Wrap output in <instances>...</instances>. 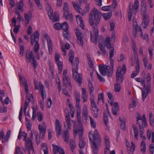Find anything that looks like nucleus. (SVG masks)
Instances as JSON below:
<instances>
[{"mask_svg": "<svg viewBox=\"0 0 154 154\" xmlns=\"http://www.w3.org/2000/svg\"><path fill=\"white\" fill-rule=\"evenodd\" d=\"M101 14L98 10L94 8L91 11L89 16V21L91 26L93 27L94 37L91 33V40L92 42H97L98 36V31L97 25L100 21L101 17Z\"/></svg>", "mask_w": 154, "mask_h": 154, "instance_id": "f257e3e1", "label": "nucleus"}, {"mask_svg": "<svg viewBox=\"0 0 154 154\" xmlns=\"http://www.w3.org/2000/svg\"><path fill=\"white\" fill-rule=\"evenodd\" d=\"M88 137L91 143L93 154H97L98 153V146L101 145V138L99 132L97 129L94 131V134L92 131L89 132Z\"/></svg>", "mask_w": 154, "mask_h": 154, "instance_id": "f03ea898", "label": "nucleus"}, {"mask_svg": "<svg viewBox=\"0 0 154 154\" xmlns=\"http://www.w3.org/2000/svg\"><path fill=\"white\" fill-rule=\"evenodd\" d=\"M27 135V134L24 132H21L20 131L18 136V139L20 140L22 136L24 137V140L25 142V148L27 150L28 154H30V151L32 150L33 151H34V150L31 142V139L30 138H28L26 139Z\"/></svg>", "mask_w": 154, "mask_h": 154, "instance_id": "7ed1b4c3", "label": "nucleus"}, {"mask_svg": "<svg viewBox=\"0 0 154 154\" xmlns=\"http://www.w3.org/2000/svg\"><path fill=\"white\" fill-rule=\"evenodd\" d=\"M126 67L124 64L122 66V68L121 67H119L117 70L116 75V82L122 83L123 81V75L126 72Z\"/></svg>", "mask_w": 154, "mask_h": 154, "instance_id": "20e7f679", "label": "nucleus"}, {"mask_svg": "<svg viewBox=\"0 0 154 154\" xmlns=\"http://www.w3.org/2000/svg\"><path fill=\"white\" fill-rule=\"evenodd\" d=\"M105 43L106 46L109 49V61L110 66L113 68V60L112 59L114 55V49L113 46L110 44V39L109 37H108L106 39Z\"/></svg>", "mask_w": 154, "mask_h": 154, "instance_id": "39448f33", "label": "nucleus"}, {"mask_svg": "<svg viewBox=\"0 0 154 154\" xmlns=\"http://www.w3.org/2000/svg\"><path fill=\"white\" fill-rule=\"evenodd\" d=\"M67 70L65 69L63 71V83L66 87H68L70 89H72V86L71 85L70 79L69 76L67 74Z\"/></svg>", "mask_w": 154, "mask_h": 154, "instance_id": "423d86ee", "label": "nucleus"}, {"mask_svg": "<svg viewBox=\"0 0 154 154\" xmlns=\"http://www.w3.org/2000/svg\"><path fill=\"white\" fill-rule=\"evenodd\" d=\"M63 13V16L66 19L69 20L70 21L72 20L73 16L72 14L69 13V7L67 2H65L64 3Z\"/></svg>", "mask_w": 154, "mask_h": 154, "instance_id": "0eeeda50", "label": "nucleus"}, {"mask_svg": "<svg viewBox=\"0 0 154 154\" xmlns=\"http://www.w3.org/2000/svg\"><path fill=\"white\" fill-rule=\"evenodd\" d=\"M91 112L94 116L96 118L99 115V109L93 98L90 99Z\"/></svg>", "mask_w": 154, "mask_h": 154, "instance_id": "6e6552de", "label": "nucleus"}, {"mask_svg": "<svg viewBox=\"0 0 154 154\" xmlns=\"http://www.w3.org/2000/svg\"><path fill=\"white\" fill-rule=\"evenodd\" d=\"M75 33L77 38V43L79 45H81L83 46L84 45L83 43V35L82 32L78 29H75Z\"/></svg>", "mask_w": 154, "mask_h": 154, "instance_id": "1a4fd4ad", "label": "nucleus"}, {"mask_svg": "<svg viewBox=\"0 0 154 154\" xmlns=\"http://www.w3.org/2000/svg\"><path fill=\"white\" fill-rule=\"evenodd\" d=\"M110 69V67L106 65H99V70L101 74L103 76L106 75L107 74L108 75V76L111 75V74L109 73V71Z\"/></svg>", "mask_w": 154, "mask_h": 154, "instance_id": "9d476101", "label": "nucleus"}, {"mask_svg": "<svg viewBox=\"0 0 154 154\" xmlns=\"http://www.w3.org/2000/svg\"><path fill=\"white\" fill-rule=\"evenodd\" d=\"M69 60L73 66L77 68L78 67V64L79 63V59L77 57L75 58L74 60V62L73 63V60L74 58V52L72 51H70L69 54Z\"/></svg>", "mask_w": 154, "mask_h": 154, "instance_id": "9b49d317", "label": "nucleus"}, {"mask_svg": "<svg viewBox=\"0 0 154 154\" xmlns=\"http://www.w3.org/2000/svg\"><path fill=\"white\" fill-rule=\"evenodd\" d=\"M78 67L76 68L75 67L72 68V76L74 79L79 83L82 82V76L80 74L78 73Z\"/></svg>", "mask_w": 154, "mask_h": 154, "instance_id": "f8f14e48", "label": "nucleus"}, {"mask_svg": "<svg viewBox=\"0 0 154 154\" xmlns=\"http://www.w3.org/2000/svg\"><path fill=\"white\" fill-rule=\"evenodd\" d=\"M74 94L76 100V109L77 112L80 114L81 113V107L80 105V94L78 91H75Z\"/></svg>", "mask_w": 154, "mask_h": 154, "instance_id": "ddd939ff", "label": "nucleus"}, {"mask_svg": "<svg viewBox=\"0 0 154 154\" xmlns=\"http://www.w3.org/2000/svg\"><path fill=\"white\" fill-rule=\"evenodd\" d=\"M44 37L46 38L47 42V45L48 48V50L49 54H51L52 51V42L50 39L49 35L47 33L45 34L44 36Z\"/></svg>", "mask_w": 154, "mask_h": 154, "instance_id": "4468645a", "label": "nucleus"}, {"mask_svg": "<svg viewBox=\"0 0 154 154\" xmlns=\"http://www.w3.org/2000/svg\"><path fill=\"white\" fill-rule=\"evenodd\" d=\"M83 131V130L82 128H81V130H79V146L80 149L83 148L85 145V142L84 140L82 138Z\"/></svg>", "mask_w": 154, "mask_h": 154, "instance_id": "2eb2a0df", "label": "nucleus"}, {"mask_svg": "<svg viewBox=\"0 0 154 154\" xmlns=\"http://www.w3.org/2000/svg\"><path fill=\"white\" fill-rule=\"evenodd\" d=\"M55 130L56 132L57 136L58 137L61 134V125L59 120L57 119L55 122Z\"/></svg>", "mask_w": 154, "mask_h": 154, "instance_id": "dca6fc26", "label": "nucleus"}, {"mask_svg": "<svg viewBox=\"0 0 154 154\" xmlns=\"http://www.w3.org/2000/svg\"><path fill=\"white\" fill-rule=\"evenodd\" d=\"M38 129L40 135L42 138H43L45 137V134L46 132V128L45 123H43L41 125H39Z\"/></svg>", "mask_w": 154, "mask_h": 154, "instance_id": "f3484780", "label": "nucleus"}, {"mask_svg": "<svg viewBox=\"0 0 154 154\" xmlns=\"http://www.w3.org/2000/svg\"><path fill=\"white\" fill-rule=\"evenodd\" d=\"M140 72L139 63L138 58L137 60L135 65V71L134 72L131 74V77L134 78L138 75Z\"/></svg>", "mask_w": 154, "mask_h": 154, "instance_id": "a211bd4d", "label": "nucleus"}, {"mask_svg": "<svg viewBox=\"0 0 154 154\" xmlns=\"http://www.w3.org/2000/svg\"><path fill=\"white\" fill-rule=\"evenodd\" d=\"M39 91L43 99L46 98V94L44 86L41 82L39 83Z\"/></svg>", "mask_w": 154, "mask_h": 154, "instance_id": "6ab92c4d", "label": "nucleus"}, {"mask_svg": "<svg viewBox=\"0 0 154 154\" xmlns=\"http://www.w3.org/2000/svg\"><path fill=\"white\" fill-rule=\"evenodd\" d=\"M141 14L142 17L147 16L146 15V4L144 1L141 2Z\"/></svg>", "mask_w": 154, "mask_h": 154, "instance_id": "aec40b11", "label": "nucleus"}, {"mask_svg": "<svg viewBox=\"0 0 154 154\" xmlns=\"http://www.w3.org/2000/svg\"><path fill=\"white\" fill-rule=\"evenodd\" d=\"M34 39L31 36V43L32 45H33L34 42H38L39 39V34L37 30L33 34Z\"/></svg>", "mask_w": 154, "mask_h": 154, "instance_id": "412c9836", "label": "nucleus"}, {"mask_svg": "<svg viewBox=\"0 0 154 154\" xmlns=\"http://www.w3.org/2000/svg\"><path fill=\"white\" fill-rule=\"evenodd\" d=\"M33 57H34L32 51L26 52V60L27 62L28 63L30 62L31 60H33Z\"/></svg>", "mask_w": 154, "mask_h": 154, "instance_id": "4be33fe9", "label": "nucleus"}, {"mask_svg": "<svg viewBox=\"0 0 154 154\" xmlns=\"http://www.w3.org/2000/svg\"><path fill=\"white\" fill-rule=\"evenodd\" d=\"M133 11L134 9L132 3L131 2H130L129 3V8L128 10V20L129 21H130L131 20Z\"/></svg>", "mask_w": 154, "mask_h": 154, "instance_id": "5701e85b", "label": "nucleus"}, {"mask_svg": "<svg viewBox=\"0 0 154 154\" xmlns=\"http://www.w3.org/2000/svg\"><path fill=\"white\" fill-rule=\"evenodd\" d=\"M143 21L142 25L144 28H146L148 25L149 18L148 16L142 17Z\"/></svg>", "mask_w": 154, "mask_h": 154, "instance_id": "b1692460", "label": "nucleus"}, {"mask_svg": "<svg viewBox=\"0 0 154 154\" xmlns=\"http://www.w3.org/2000/svg\"><path fill=\"white\" fill-rule=\"evenodd\" d=\"M76 20L78 23L83 29H84V24L82 19L81 16L78 15L76 16Z\"/></svg>", "mask_w": 154, "mask_h": 154, "instance_id": "393cba45", "label": "nucleus"}, {"mask_svg": "<svg viewBox=\"0 0 154 154\" xmlns=\"http://www.w3.org/2000/svg\"><path fill=\"white\" fill-rule=\"evenodd\" d=\"M31 98L33 99V97L32 94H30V97H26V99L27 100L25 101L24 106V111L25 113L26 112V110L27 109V106L29 104L30 101L31 100Z\"/></svg>", "mask_w": 154, "mask_h": 154, "instance_id": "a878e982", "label": "nucleus"}, {"mask_svg": "<svg viewBox=\"0 0 154 154\" xmlns=\"http://www.w3.org/2000/svg\"><path fill=\"white\" fill-rule=\"evenodd\" d=\"M82 115L84 119L86 121L88 119V112L87 108L86 105H84L83 106Z\"/></svg>", "mask_w": 154, "mask_h": 154, "instance_id": "bb28decb", "label": "nucleus"}, {"mask_svg": "<svg viewBox=\"0 0 154 154\" xmlns=\"http://www.w3.org/2000/svg\"><path fill=\"white\" fill-rule=\"evenodd\" d=\"M88 89L90 92V95L93 96V92L94 90V88L93 85L90 79H88Z\"/></svg>", "mask_w": 154, "mask_h": 154, "instance_id": "cd10ccee", "label": "nucleus"}, {"mask_svg": "<svg viewBox=\"0 0 154 154\" xmlns=\"http://www.w3.org/2000/svg\"><path fill=\"white\" fill-rule=\"evenodd\" d=\"M24 17L25 19V23L26 25H27L29 23L30 20H31L32 14L31 12L29 11V12L28 14L25 13Z\"/></svg>", "mask_w": 154, "mask_h": 154, "instance_id": "c85d7f7f", "label": "nucleus"}, {"mask_svg": "<svg viewBox=\"0 0 154 154\" xmlns=\"http://www.w3.org/2000/svg\"><path fill=\"white\" fill-rule=\"evenodd\" d=\"M53 146V150H56L60 154H65L63 149L61 147H60L57 146H56L54 144H52Z\"/></svg>", "mask_w": 154, "mask_h": 154, "instance_id": "c756f323", "label": "nucleus"}, {"mask_svg": "<svg viewBox=\"0 0 154 154\" xmlns=\"http://www.w3.org/2000/svg\"><path fill=\"white\" fill-rule=\"evenodd\" d=\"M104 140L106 146L105 149L104 150L106 149V151H107L109 150L110 146V141L109 138L108 137L105 135L104 136Z\"/></svg>", "mask_w": 154, "mask_h": 154, "instance_id": "7c9ffc66", "label": "nucleus"}, {"mask_svg": "<svg viewBox=\"0 0 154 154\" xmlns=\"http://www.w3.org/2000/svg\"><path fill=\"white\" fill-rule=\"evenodd\" d=\"M82 97L83 99V102H85L87 100V94L86 89L84 88L82 89Z\"/></svg>", "mask_w": 154, "mask_h": 154, "instance_id": "2f4dec72", "label": "nucleus"}, {"mask_svg": "<svg viewBox=\"0 0 154 154\" xmlns=\"http://www.w3.org/2000/svg\"><path fill=\"white\" fill-rule=\"evenodd\" d=\"M77 121L78 122L79 125L81 126V128L79 129V131H78L77 128L75 127V123H74L73 124V130H74V133L75 134H76L78 132L79 133V130H81V128L83 130V128H82V125L81 123V121L80 120V119H78Z\"/></svg>", "mask_w": 154, "mask_h": 154, "instance_id": "473e14b6", "label": "nucleus"}, {"mask_svg": "<svg viewBox=\"0 0 154 154\" xmlns=\"http://www.w3.org/2000/svg\"><path fill=\"white\" fill-rule=\"evenodd\" d=\"M16 7L17 10H19L20 12H23V3L22 0H21L16 5Z\"/></svg>", "mask_w": 154, "mask_h": 154, "instance_id": "72a5a7b5", "label": "nucleus"}, {"mask_svg": "<svg viewBox=\"0 0 154 154\" xmlns=\"http://www.w3.org/2000/svg\"><path fill=\"white\" fill-rule=\"evenodd\" d=\"M63 137L65 142H68L69 139V134L68 131L66 130L64 131V134H63Z\"/></svg>", "mask_w": 154, "mask_h": 154, "instance_id": "f704fd0d", "label": "nucleus"}, {"mask_svg": "<svg viewBox=\"0 0 154 154\" xmlns=\"http://www.w3.org/2000/svg\"><path fill=\"white\" fill-rule=\"evenodd\" d=\"M32 120L34 121L37 116L38 108L37 107L32 106Z\"/></svg>", "mask_w": 154, "mask_h": 154, "instance_id": "c9c22d12", "label": "nucleus"}, {"mask_svg": "<svg viewBox=\"0 0 154 154\" xmlns=\"http://www.w3.org/2000/svg\"><path fill=\"white\" fill-rule=\"evenodd\" d=\"M23 85L24 86V90L26 93V97H29V95L28 94V85L27 83V81L24 80L23 83Z\"/></svg>", "mask_w": 154, "mask_h": 154, "instance_id": "e433bc0d", "label": "nucleus"}, {"mask_svg": "<svg viewBox=\"0 0 154 154\" xmlns=\"http://www.w3.org/2000/svg\"><path fill=\"white\" fill-rule=\"evenodd\" d=\"M89 117L90 119V124L91 128L94 129L96 128V122L93 118L89 116Z\"/></svg>", "mask_w": 154, "mask_h": 154, "instance_id": "4c0bfd02", "label": "nucleus"}, {"mask_svg": "<svg viewBox=\"0 0 154 154\" xmlns=\"http://www.w3.org/2000/svg\"><path fill=\"white\" fill-rule=\"evenodd\" d=\"M132 22L133 29L135 28V30H138L141 28L137 24L136 19L133 18Z\"/></svg>", "mask_w": 154, "mask_h": 154, "instance_id": "58836bf2", "label": "nucleus"}, {"mask_svg": "<svg viewBox=\"0 0 154 154\" xmlns=\"http://www.w3.org/2000/svg\"><path fill=\"white\" fill-rule=\"evenodd\" d=\"M133 128L134 133V136L136 140H137L138 135V128L134 125H133Z\"/></svg>", "mask_w": 154, "mask_h": 154, "instance_id": "ea45409f", "label": "nucleus"}, {"mask_svg": "<svg viewBox=\"0 0 154 154\" xmlns=\"http://www.w3.org/2000/svg\"><path fill=\"white\" fill-rule=\"evenodd\" d=\"M56 63L58 67L59 73H60L62 71L63 68L62 63L60 61H58L56 62Z\"/></svg>", "mask_w": 154, "mask_h": 154, "instance_id": "a19ab883", "label": "nucleus"}, {"mask_svg": "<svg viewBox=\"0 0 154 154\" xmlns=\"http://www.w3.org/2000/svg\"><path fill=\"white\" fill-rule=\"evenodd\" d=\"M69 145L72 151L73 152L76 146L75 143L73 140L72 139L70 140Z\"/></svg>", "mask_w": 154, "mask_h": 154, "instance_id": "79ce46f5", "label": "nucleus"}, {"mask_svg": "<svg viewBox=\"0 0 154 154\" xmlns=\"http://www.w3.org/2000/svg\"><path fill=\"white\" fill-rule=\"evenodd\" d=\"M146 143L144 141H142L141 143V152L144 154L145 151L146 149Z\"/></svg>", "mask_w": 154, "mask_h": 154, "instance_id": "37998d69", "label": "nucleus"}, {"mask_svg": "<svg viewBox=\"0 0 154 154\" xmlns=\"http://www.w3.org/2000/svg\"><path fill=\"white\" fill-rule=\"evenodd\" d=\"M119 120L120 123V126L121 129L123 130H125V120L121 118H119Z\"/></svg>", "mask_w": 154, "mask_h": 154, "instance_id": "c03bdc74", "label": "nucleus"}, {"mask_svg": "<svg viewBox=\"0 0 154 154\" xmlns=\"http://www.w3.org/2000/svg\"><path fill=\"white\" fill-rule=\"evenodd\" d=\"M107 94L108 97V102L112 106L114 102L112 95L110 93H108Z\"/></svg>", "mask_w": 154, "mask_h": 154, "instance_id": "a18cd8bd", "label": "nucleus"}, {"mask_svg": "<svg viewBox=\"0 0 154 154\" xmlns=\"http://www.w3.org/2000/svg\"><path fill=\"white\" fill-rule=\"evenodd\" d=\"M61 29H62L63 31L68 30L69 26L68 23L66 22L61 24Z\"/></svg>", "mask_w": 154, "mask_h": 154, "instance_id": "49530a36", "label": "nucleus"}, {"mask_svg": "<svg viewBox=\"0 0 154 154\" xmlns=\"http://www.w3.org/2000/svg\"><path fill=\"white\" fill-rule=\"evenodd\" d=\"M139 6V2L137 0H135L134 2L133 8L135 10L136 14L138 11V8Z\"/></svg>", "mask_w": 154, "mask_h": 154, "instance_id": "de8ad7c7", "label": "nucleus"}, {"mask_svg": "<svg viewBox=\"0 0 154 154\" xmlns=\"http://www.w3.org/2000/svg\"><path fill=\"white\" fill-rule=\"evenodd\" d=\"M132 50L134 53V55L135 57H137V47L134 43L133 42L132 43Z\"/></svg>", "mask_w": 154, "mask_h": 154, "instance_id": "09e8293b", "label": "nucleus"}, {"mask_svg": "<svg viewBox=\"0 0 154 154\" xmlns=\"http://www.w3.org/2000/svg\"><path fill=\"white\" fill-rule=\"evenodd\" d=\"M42 149L44 154H48V149L46 143H43L42 144Z\"/></svg>", "mask_w": 154, "mask_h": 154, "instance_id": "8fccbe9b", "label": "nucleus"}, {"mask_svg": "<svg viewBox=\"0 0 154 154\" xmlns=\"http://www.w3.org/2000/svg\"><path fill=\"white\" fill-rule=\"evenodd\" d=\"M140 30V35L141 36L142 38L143 39L145 40V39H148L149 38V36L147 34H144V35L143 34V33L142 32V29H141V28L140 29L138 30Z\"/></svg>", "mask_w": 154, "mask_h": 154, "instance_id": "3c124183", "label": "nucleus"}, {"mask_svg": "<svg viewBox=\"0 0 154 154\" xmlns=\"http://www.w3.org/2000/svg\"><path fill=\"white\" fill-rule=\"evenodd\" d=\"M118 83V82H116V83L114 85V90L116 92H119L120 91L121 88V85L120 84Z\"/></svg>", "mask_w": 154, "mask_h": 154, "instance_id": "603ef678", "label": "nucleus"}, {"mask_svg": "<svg viewBox=\"0 0 154 154\" xmlns=\"http://www.w3.org/2000/svg\"><path fill=\"white\" fill-rule=\"evenodd\" d=\"M59 19V16L58 13L56 12L54 14L53 17L52 18L51 20L54 21L56 22L58 21Z\"/></svg>", "mask_w": 154, "mask_h": 154, "instance_id": "864d4df0", "label": "nucleus"}, {"mask_svg": "<svg viewBox=\"0 0 154 154\" xmlns=\"http://www.w3.org/2000/svg\"><path fill=\"white\" fill-rule=\"evenodd\" d=\"M64 37L66 39H69L70 38V35L68 30L63 31V32Z\"/></svg>", "mask_w": 154, "mask_h": 154, "instance_id": "5fc2aeb1", "label": "nucleus"}, {"mask_svg": "<svg viewBox=\"0 0 154 154\" xmlns=\"http://www.w3.org/2000/svg\"><path fill=\"white\" fill-rule=\"evenodd\" d=\"M103 17L105 20H107L109 19L112 16L111 13H108L103 14Z\"/></svg>", "mask_w": 154, "mask_h": 154, "instance_id": "6e6d98bb", "label": "nucleus"}, {"mask_svg": "<svg viewBox=\"0 0 154 154\" xmlns=\"http://www.w3.org/2000/svg\"><path fill=\"white\" fill-rule=\"evenodd\" d=\"M72 3L73 5L74 8L78 12L80 13V11L81 10L79 6L77 5L76 3L74 2H72Z\"/></svg>", "mask_w": 154, "mask_h": 154, "instance_id": "4d7b16f0", "label": "nucleus"}, {"mask_svg": "<svg viewBox=\"0 0 154 154\" xmlns=\"http://www.w3.org/2000/svg\"><path fill=\"white\" fill-rule=\"evenodd\" d=\"M37 118L39 122H41L43 120V115L40 112L38 111L37 113Z\"/></svg>", "mask_w": 154, "mask_h": 154, "instance_id": "13d9d810", "label": "nucleus"}, {"mask_svg": "<svg viewBox=\"0 0 154 154\" xmlns=\"http://www.w3.org/2000/svg\"><path fill=\"white\" fill-rule=\"evenodd\" d=\"M26 125L28 130H30L31 128V124L30 123V121L27 118H26Z\"/></svg>", "mask_w": 154, "mask_h": 154, "instance_id": "bf43d9fd", "label": "nucleus"}, {"mask_svg": "<svg viewBox=\"0 0 154 154\" xmlns=\"http://www.w3.org/2000/svg\"><path fill=\"white\" fill-rule=\"evenodd\" d=\"M35 45L34 48V52H38L39 48V45L38 42H34Z\"/></svg>", "mask_w": 154, "mask_h": 154, "instance_id": "052dcab7", "label": "nucleus"}, {"mask_svg": "<svg viewBox=\"0 0 154 154\" xmlns=\"http://www.w3.org/2000/svg\"><path fill=\"white\" fill-rule=\"evenodd\" d=\"M139 134L140 137L143 136V134L144 132V129L143 127L140 124L139 125Z\"/></svg>", "mask_w": 154, "mask_h": 154, "instance_id": "680f3d73", "label": "nucleus"}, {"mask_svg": "<svg viewBox=\"0 0 154 154\" xmlns=\"http://www.w3.org/2000/svg\"><path fill=\"white\" fill-rule=\"evenodd\" d=\"M99 48L102 51V54L104 56L106 54V51L105 48L101 44L99 45Z\"/></svg>", "mask_w": 154, "mask_h": 154, "instance_id": "e2e57ef3", "label": "nucleus"}, {"mask_svg": "<svg viewBox=\"0 0 154 154\" xmlns=\"http://www.w3.org/2000/svg\"><path fill=\"white\" fill-rule=\"evenodd\" d=\"M150 88H151V84H147V86H145V87H144L145 88L144 90L146 92L149 93L150 92Z\"/></svg>", "mask_w": 154, "mask_h": 154, "instance_id": "0e129e2a", "label": "nucleus"}, {"mask_svg": "<svg viewBox=\"0 0 154 154\" xmlns=\"http://www.w3.org/2000/svg\"><path fill=\"white\" fill-rule=\"evenodd\" d=\"M131 146L128 147V150H130L132 152H134L135 149V144L132 142L131 143Z\"/></svg>", "mask_w": 154, "mask_h": 154, "instance_id": "69168bd1", "label": "nucleus"}, {"mask_svg": "<svg viewBox=\"0 0 154 154\" xmlns=\"http://www.w3.org/2000/svg\"><path fill=\"white\" fill-rule=\"evenodd\" d=\"M102 10L104 11H112L111 6L109 5V6H105L102 7Z\"/></svg>", "mask_w": 154, "mask_h": 154, "instance_id": "338daca9", "label": "nucleus"}, {"mask_svg": "<svg viewBox=\"0 0 154 154\" xmlns=\"http://www.w3.org/2000/svg\"><path fill=\"white\" fill-rule=\"evenodd\" d=\"M146 82L148 84H150V82L151 81V76L150 74L148 73L147 74L146 77Z\"/></svg>", "mask_w": 154, "mask_h": 154, "instance_id": "774afa93", "label": "nucleus"}]
</instances>
